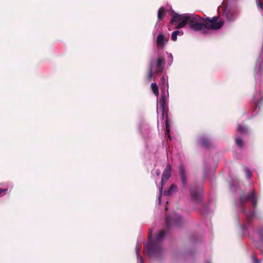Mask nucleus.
<instances>
[{
  "label": "nucleus",
  "instance_id": "obj_19",
  "mask_svg": "<svg viewBox=\"0 0 263 263\" xmlns=\"http://www.w3.org/2000/svg\"><path fill=\"white\" fill-rule=\"evenodd\" d=\"M237 132L240 134H245L247 133V128L240 124H238L237 126Z\"/></svg>",
  "mask_w": 263,
  "mask_h": 263
},
{
  "label": "nucleus",
  "instance_id": "obj_15",
  "mask_svg": "<svg viewBox=\"0 0 263 263\" xmlns=\"http://www.w3.org/2000/svg\"><path fill=\"white\" fill-rule=\"evenodd\" d=\"M156 42L158 46L163 48L164 45V36L162 34H159L157 37Z\"/></svg>",
  "mask_w": 263,
  "mask_h": 263
},
{
  "label": "nucleus",
  "instance_id": "obj_26",
  "mask_svg": "<svg viewBox=\"0 0 263 263\" xmlns=\"http://www.w3.org/2000/svg\"><path fill=\"white\" fill-rule=\"evenodd\" d=\"M162 111V117L165 118V121H166V117H167L168 118L167 112H168V108L164 107L163 109H161Z\"/></svg>",
  "mask_w": 263,
  "mask_h": 263
},
{
  "label": "nucleus",
  "instance_id": "obj_31",
  "mask_svg": "<svg viewBox=\"0 0 263 263\" xmlns=\"http://www.w3.org/2000/svg\"><path fill=\"white\" fill-rule=\"evenodd\" d=\"M257 5L263 11V3H262L260 1L258 0L257 1Z\"/></svg>",
  "mask_w": 263,
  "mask_h": 263
},
{
  "label": "nucleus",
  "instance_id": "obj_23",
  "mask_svg": "<svg viewBox=\"0 0 263 263\" xmlns=\"http://www.w3.org/2000/svg\"><path fill=\"white\" fill-rule=\"evenodd\" d=\"M167 180H166L165 179H164V178L161 177V182H160L161 187L159 189V194H160V196L162 195L163 186L164 185V184H165V182H166Z\"/></svg>",
  "mask_w": 263,
  "mask_h": 263
},
{
  "label": "nucleus",
  "instance_id": "obj_25",
  "mask_svg": "<svg viewBox=\"0 0 263 263\" xmlns=\"http://www.w3.org/2000/svg\"><path fill=\"white\" fill-rule=\"evenodd\" d=\"M165 82H166V81H165V77H164V76H162L160 79V85L162 86L161 89H163V90H164V89L165 88Z\"/></svg>",
  "mask_w": 263,
  "mask_h": 263
},
{
  "label": "nucleus",
  "instance_id": "obj_37",
  "mask_svg": "<svg viewBox=\"0 0 263 263\" xmlns=\"http://www.w3.org/2000/svg\"><path fill=\"white\" fill-rule=\"evenodd\" d=\"M243 213H245V212H246V210H245V209H243Z\"/></svg>",
  "mask_w": 263,
  "mask_h": 263
},
{
  "label": "nucleus",
  "instance_id": "obj_21",
  "mask_svg": "<svg viewBox=\"0 0 263 263\" xmlns=\"http://www.w3.org/2000/svg\"><path fill=\"white\" fill-rule=\"evenodd\" d=\"M165 126H166V134L168 135L169 137H170V123L169 121L168 118L166 117V121H165Z\"/></svg>",
  "mask_w": 263,
  "mask_h": 263
},
{
  "label": "nucleus",
  "instance_id": "obj_11",
  "mask_svg": "<svg viewBox=\"0 0 263 263\" xmlns=\"http://www.w3.org/2000/svg\"><path fill=\"white\" fill-rule=\"evenodd\" d=\"M172 175V166L170 164H167L166 168L163 172L162 178L168 180Z\"/></svg>",
  "mask_w": 263,
  "mask_h": 263
},
{
  "label": "nucleus",
  "instance_id": "obj_29",
  "mask_svg": "<svg viewBox=\"0 0 263 263\" xmlns=\"http://www.w3.org/2000/svg\"><path fill=\"white\" fill-rule=\"evenodd\" d=\"M8 191V189H0V196H2L6 194Z\"/></svg>",
  "mask_w": 263,
  "mask_h": 263
},
{
  "label": "nucleus",
  "instance_id": "obj_4",
  "mask_svg": "<svg viewBox=\"0 0 263 263\" xmlns=\"http://www.w3.org/2000/svg\"><path fill=\"white\" fill-rule=\"evenodd\" d=\"M190 195L192 200L196 204H200L203 207V210L200 212L202 215H205L208 213V208L202 202V191L196 187H192L190 190Z\"/></svg>",
  "mask_w": 263,
  "mask_h": 263
},
{
  "label": "nucleus",
  "instance_id": "obj_36",
  "mask_svg": "<svg viewBox=\"0 0 263 263\" xmlns=\"http://www.w3.org/2000/svg\"><path fill=\"white\" fill-rule=\"evenodd\" d=\"M262 99H260V100H259V101H258L257 102V105H259V103H260L261 102H262Z\"/></svg>",
  "mask_w": 263,
  "mask_h": 263
},
{
  "label": "nucleus",
  "instance_id": "obj_14",
  "mask_svg": "<svg viewBox=\"0 0 263 263\" xmlns=\"http://www.w3.org/2000/svg\"><path fill=\"white\" fill-rule=\"evenodd\" d=\"M159 104H160V107L161 109H163V108H164V107H167V97L164 92V90H163V92L161 95L160 101H159Z\"/></svg>",
  "mask_w": 263,
  "mask_h": 263
},
{
  "label": "nucleus",
  "instance_id": "obj_27",
  "mask_svg": "<svg viewBox=\"0 0 263 263\" xmlns=\"http://www.w3.org/2000/svg\"><path fill=\"white\" fill-rule=\"evenodd\" d=\"M245 171L247 177L249 179L251 178L252 177V174L251 171L248 167H246Z\"/></svg>",
  "mask_w": 263,
  "mask_h": 263
},
{
  "label": "nucleus",
  "instance_id": "obj_13",
  "mask_svg": "<svg viewBox=\"0 0 263 263\" xmlns=\"http://www.w3.org/2000/svg\"><path fill=\"white\" fill-rule=\"evenodd\" d=\"M223 13L227 18L230 21H233L236 18V15L232 11L229 10L227 8L224 9Z\"/></svg>",
  "mask_w": 263,
  "mask_h": 263
},
{
  "label": "nucleus",
  "instance_id": "obj_3",
  "mask_svg": "<svg viewBox=\"0 0 263 263\" xmlns=\"http://www.w3.org/2000/svg\"><path fill=\"white\" fill-rule=\"evenodd\" d=\"M204 18L199 16L198 15H193L190 14L189 27L194 31H204L205 29H208L207 23H202V21Z\"/></svg>",
  "mask_w": 263,
  "mask_h": 263
},
{
  "label": "nucleus",
  "instance_id": "obj_10",
  "mask_svg": "<svg viewBox=\"0 0 263 263\" xmlns=\"http://www.w3.org/2000/svg\"><path fill=\"white\" fill-rule=\"evenodd\" d=\"M185 15H190L189 14H178L177 13H175L171 20V22H170V24L171 25H168V29L170 30H171V27H172V25H173L174 23L175 22H179L180 21H181L183 19V16H184Z\"/></svg>",
  "mask_w": 263,
  "mask_h": 263
},
{
  "label": "nucleus",
  "instance_id": "obj_2",
  "mask_svg": "<svg viewBox=\"0 0 263 263\" xmlns=\"http://www.w3.org/2000/svg\"><path fill=\"white\" fill-rule=\"evenodd\" d=\"M239 201L241 205H243L247 201H249L253 208V211L251 214H246V219L248 222H249L254 216V211L256 208L257 204V199L255 194V190L252 189L246 196H245L243 194L241 195Z\"/></svg>",
  "mask_w": 263,
  "mask_h": 263
},
{
  "label": "nucleus",
  "instance_id": "obj_20",
  "mask_svg": "<svg viewBox=\"0 0 263 263\" xmlns=\"http://www.w3.org/2000/svg\"><path fill=\"white\" fill-rule=\"evenodd\" d=\"M151 88L154 93L158 96L159 95L158 87L156 83H153L151 84Z\"/></svg>",
  "mask_w": 263,
  "mask_h": 263
},
{
  "label": "nucleus",
  "instance_id": "obj_24",
  "mask_svg": "<svg viewBox=\"0 0 263 263\" xmlns=\"http://www.w3.org/2000/svg\"><path fill=\"white\" fill-rule=\"evenodd\" d=\"M141 247L140 246H137L136 248L137 255L138 257H140V263H143V260L142 257H140V252L141 250Z\"/></svg>",
  "mask_w": 263,
  "mask_h": 263
},
{
  "label": "nucleus",
  "instance_id": "obj_12",
  "mask_svg": "<svg viewBox=\"0 0 263 263\" xmlns=\"http://www.w3.org/2000/svg\"><path fill=\"white\" fill-rule=\"evenodd\" d=\"M190 15H185L183 16V19L179 23L176 27V29H180L184 27L187 23H190Z\"/></svg>",
  "mask_w": 263,
  "mask_h": 263
},
{
  "label": "nucleus",
  "instance_id": "obj_7",
  "mask_svg": "<svg viewBox=\"0 0 263 263\" xmlns=\"http://www.w3.org/2000/svg\"><path fill=\"white\" fill-rule=\"evenodd\" d=\"M179 173L181 179V181L183 187H184L187 184V178L184 166L181 164L179 168Z\"/></svg>",
  "mask_w": 263,
  "mask_h": 263
},
{
  "label": "nucleus",
  "instance_id": "obj_5",
  "mask_svg": "<svg viewBox=\"0 0 263 263\" xmlns=\"http://www.w3.org/2000/svg\"><path fill=\"white\" fill-rule=\"evenodd\" d=\"M184 223L185 220L179 214H175L171 216L167 215L165 216V224L167 228L179 227Z\"/></svg>",
  "mask_w": 263,
  "mask_h": 263
},
{
  "label": "nucleus",
  "instance_id": "obj_22",
  "mask_svg": "<svg viewBox=\"0 0 263 263\" xmlns=\"http://www.w3.org/2000/svg\"><path fill=\"white\" fill-rule=\"evenodd\" d=\"M177 186L175 184H172L170 187L169 189L167 191L164 192V194L170 195L172 194L175 190H176Z\"/></svg>",
  "mask_w": 263,
  "mask_h": 263
},
{
  "label": "nucleus",
  "instance_id": "obj_35",
  "mask_svg": "<svg viewBox=\"0 0 263 263\" xmlns=\"http://www.w3.org/2000/svg\"><path fill=\"white\" fill-rule=\"evenodd\" d=\"M175 33H176L177 35H179V30H176L174 31Z\"/></svg>",
  "mask_w": 263,
  "mask_h": 263
},
{
  "label": "nucleus",
  "instance_id": "obj_34",
  "mask_svg": "<svg viewBox=\"0 0 263 263\" xmlns=\"http://www.w3.org/2000/svg\"><path fill=\"white\" fill-rule=\"evenodd\" d=\"M183 34V31L179 30V35H182Z\"/></svg>",
  "mask_w": 263,
  "mask_h": 263
},
{
  "label": "nucleus",
  "instance_id": "obj_8",
  "mask_svg": "<svg viewBox=\"0 0 263 263\" xmlns=\"http://www.w3.org/2000/svg\"><path fill=\"white\" fill-rule=\"evenodd\" d=\"M164 64V59L160 57L158 58L156 62V68L154 72L155 73H159L163 71V65Z\"/></svg>",
  "mask_w": 263,
  "mask_h": 263
},
{
  "label": "nucleus",
  "instance_id": "obj_17",
  "mask_svg": "<svg viewBox=\"0 0 263 263\" xmlns=\"http://www.w3.org/2000/svg\"><path fill=\"white\" fill-rule=\"evenodd\" d=\"M236 144L240 148H242L243 147V141L241 137L236 136L235 138Z\"/></svg>",
  "mask_w": 263,
  "mask_h": 263
},
{
  "label": "nucleus",
  "instance_id": "obj_30",
  "mask_svg": "<svg viewBox=\"0 0 263 263\" xmlns=\"http://www.w3.org/2000/svg\"><path fill=\"white\" fill-rule=\"evenodd\" d=\"M177 39V35H176V33L173 31L171 35V40L173 41H176Z\"/></svg>",
  "mask_w": 263,
  "mask_h": 263
},
{
  "label": "nucleus",
  "instance_id": "obj_28",
  "mask_svg": "<svg viewBox=\"0 0 263 263\" xmlns=\"http://www.w3.org/2000/svg\"><path fill=\"white\" fill-rule=\"evenodd\" d=\"M258 233L260 236V241L263 243V227L260 228V230L258 231Z\"/></svg>",
  "mask_w": 263,
  "mask_h": 263
},
{
  "label": "nucleus",
  "instance_id": "obj_18",
  "mask_svg": "<svg viewBox=\"0 0 263 263\" xmlns=\"http://www.w3.org/2000/svg\"><path fill=\"white\" fill-rule=\"evenodd\" d=\"M153 65L151 63V65H150V67H149V68L148 71V74H147V79L149 81L152 80L153 76V74H154V73H155L154 72L153 73Z\"/></svg>",
  "mask_w": 263,
  "mask_h": 263
},
{
  "label": "nucleus",
  "instance_id": "obj_32",
  "mask_svg": "<svg viewBox=\"0 0 263 263\" xmlns=\"http://www.w3.org/2000/svg\"><path fill=\"white\" fill-rule=\"evenodd\" d=\"M156 174L157 176H159L160 174V171L159 170H157L156 171Z\"/></svg>",
  "mask_w": 263,
  "mask_h": 263
},
{
  "label": "nucleus",
  "instance_id": "obj_33",
  "mask_svg": "<svg viewBox=\"0 0 263 263\" xmlns=\"http://www.w3.org/2000/svg\"><path fill=\"white\" fill-rule=\"evenodd\" d=\"M253 259L254 263H258L259 260L255 257H253Z\"/></svg>",
  "mask_w": 263,
  "mask_h": 263
},
{
  "label": "nucleus",
  "instance_id": "obj_6",
  "mask_svg": "<svg viewBox=\"0 0 263 263\" xmlns=\"http://www.w3.org/2000/svg\"><path fill=\"white\" fill-rule=\"evenodd\" d=\"M203 21L207 23L208 29L217 30L222 27L224 21L222 19L219 20L218 17L214 16L212 18L205 17Z\"/></svg>",
  "mask_w": 263,
  "mask_h": 263
},
{
  "label": "nucleus",
  "instance_id": "obj_16",
  "mask_svg": "<svg viewBox=\"0 0 263 263\" xmlns=\"http://www.w3.org/2000/svg\"><path fill=\"white\" fill-rule=\"evenodd\" d=\"M165 9L164 7H160L158 11V18L159 21H161L165 15Z\"/></svg>",
  "mask_w": 263,
  "mask_h": 263
},
{
  "label": "nucleus",
  "instance_id": "obj_1",
  "mask_svg": "<svg viewBox=\"0 0 263 263\" xmlns=\"http://www.w3.org/2000/svg\"><path fill=\"white\" fill-rule=\"evenodd\" d=\"M165 234L164 230L160 231L156 236V240L152 241V231H149L148 242L146 246V248L149 257H158L160 255L162 252V240Z\"/></svg>",
  "mask_w": 263,
  "mask_h": 263
},
{
  "label": "nucleus",
  "instance_id": "obj_9",
  "mask_svg": "<svg viewBox=\"0 0 263 263\" xmlns=\"http://www.w3.org/2000/svg\"><path fill=\"white\" fill-rule=\"evenodd\" d=\"M199 144L206 148H209L211 146L212 144L210 139L205 136H201L198 138Z\"/></svg>",
  "mask_w": 263,
  "mask_h": 263
}]
</instances>
